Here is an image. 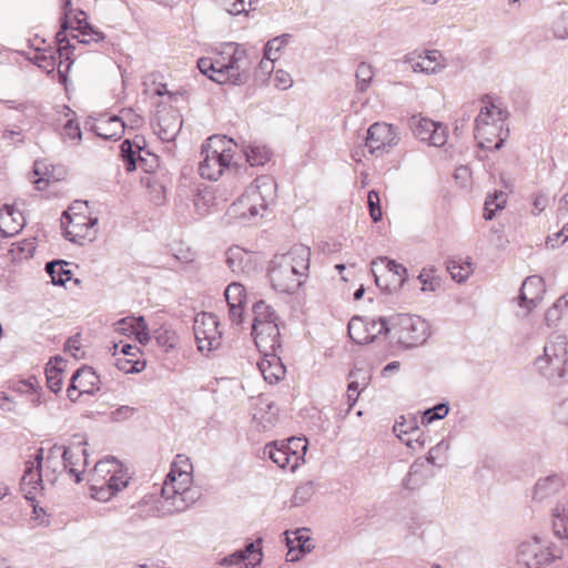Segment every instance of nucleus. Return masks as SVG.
Masks as SVG:
<instances>
[{"instance_id": "nucleus-1", "label": "nucleus", "mask_w": 568, "mask_h": 568, "mask_svg": "<svg viewBox=\"0 0 568 568\" xmlns=\"http://www.w3.org/2000/svg\"><path fill=\"white\" fill-rule=\"evenodd\" d=\"M310 258L311 250L304 244H295L288 252L274 255L268 270L272 287L281 293H295L307 277Z\"/></svg>"}, {"instance_id": "nucleus-2", "label": "nucleus", "mask_w": 568, "mask_h": 568, "mask_svg": "<svg viewBox=\"0 0 568 568\" xmlns=\"http://www.w3.org/2000/svg\"><path fill=\"white\" fill-rule=\"evenodd\" d=\"M183 463L184 468H178V464L171 468L161 490L162 508L166 514L183 511L194 503L190 489L192 465L187 459Z\"/></svg>"}, {"instance_id": "nucleus-3", "label": "nucleus", "mask_w": 568, "mask_h": 568, "mask_svg": "<svg viewBox=\"0 0 568 568\" xmlns=\"http://www.w3.org/2000/svg\"><path fill=\"white\" fill-rule=\"evenodd\" d=\"M536 371L550 382L568 381V341L564 335H551L542 355L534 363Z\"/></svg>"}, {"instance_id": "nucleus-4", "label": "nucleus", "mask_w": 568, "mask_h": 568, "mask_svg": "<svg viewBox=\"0 0 568 568\" xmlns=\"http://www.w3.org/2000/svg\"><path fill=\"white\" fill-rule=\"evenodd\" d=\"M381 331L392 334L398 344L415 347L423 344L429 336L428 324L419 316L398 314L389 318L381 317Z\"/></svg>"}, {"instance_id": "nucleus-5", "label": "nucleus", "mask_w": 568, "mask_h": 568, "mask_svg": "<svg viewBox=\"0 0 568 568\" xmlns=\"http://www.w3.org/2000/svg\"><path fill=\"white\" fill-rule=\"evenodd\" d=\"M233 140L225 136H212L202 145L203 160L199 164V173L203 179L216 181L233 159L231 144Z\"/></svg>"}, {"instance_id": "nucleus-6", "label": "nucleus", "mask_w": 568, "mask_h": 568, "mask_svg": "<svg viewBox=\"0 0 568 568\" xmlns=\"http://www.w3.org/2000/svg\"><path fill=\"white\" fill-rule=\"evenodd\" d=\"M214 73L210 79L216 83H231L234 85L245 84L251 75L252 61L246 51L236 47L234 52L225 59L224 57L213 59Z\"/></svg>"}, {"instance_id": "nucleus-7", "label": "nucleus", "mask_w": 568, "mask_h": 568, "mask_svg": "<svg viewBox=\"0 0 568 568\" xmlns=\"http://www.w3.org/2000/svg\"><path fill=\"white\" fill-rule=\"evenodd\" d=\"M253 314L252 335L256 347H272L280 339L277 316L274 310L261 300L253 305Z\"/></svg>"}, {"instance_id": "nucleus-8", "label": "nucleus", "mask_w": 568, "mask_h": 568, "mask_svg": "<svg viewBox=\"0 0 568 568\" xmlns=\"http://www.w3.org/2000/svg\"><path fill=\"white\" fill-rule=\"evenodd\" d=\"M85 442H79L78 445H73L71 447H65L62 445H53L49 448L47 455L43 454L44 467L47 470L52 471V483L57 480V474L67 470L75 477V481L80 483L81 470L75 468V464L73 463V457L77 455L79 457V453L85 456V448L82 447Z\"/></svg>"}, {"instance_id": "nucleus-9", "label": "nucleus", "mask_w": 568, "mask_h": 568, "mask_svg": "<svg viewBox=\"0 0 568 568\" xmlns=\"http://www.w3.org/2000/svg\"><path fill=\"white\" fill-rule=\"evenodd\" d=\"M97 217L87 216L84 213L70 215V211H64L61 216L64 237L77 244H83V241L92 242L97 236Z\"/></svg>"}, {"instance_id": "nucleus-10", "label": "nucleus", "mask_w": 568, "mask_h": 568, "mask_svg": "<svg viewBox=\"0 0 568 568\" xmlns=\"http://www.w3.org/2000/svg\"><path fill=\"white\" fill-rule=\"evenodd\" d=\"M219 320L212 313H200L194 318V336L200 352L212 351L221 345L222 333Z\"/></svg>"}, {"instance_id": "nucleus-11", "label": "nucleus", "mask_w": 568, "mask_h": 568, "mask_svg": "<svg viewBox=\"0 0 568 568\" xmlns=\"http://www.w3.org/2000/svg\"><path fill=\"white\" fill-rule=\"evenodd\" d=\"M408 125L415 138L428 145L439 148L447 142L448 129L440 122L420 115H413L408 120Z\"/></svg>"}, {"instance_id": "nucleus-12", "label": "nucleus", "mask_w": 568, "mask_h": 568, "mask_svg": "<svg viewBox=\"0 0 568 568\" xmlns=\"http://www.w3.org/2000/svg\"><path fill=\"white\" fill-rule=\"evenodd\" d=\"M557 557L550 547H542L538 537L521 542L517 550V564L525 568H542Z\"/></svg>"}, {"instance_id": "nucleus-13", "label": "nucleus", "mask_w": 568, "mask_h": 568, "mask_svg": "<svg viewBox=\"0 0 568 568\" xmlns=\"http://www.w3.org/2000/svg\"><path fill=\"white\" fill-rule=\"evenodd\" d=\"M398 134L392 124L376 122L367 130L365 145L369 153L382 155L398 143Z\"/></svg>"}, {"instance_id": "nucleus-14", "label": "nucleus", "mask_w": 568, "mask_h": 568, "mask_svg": "<svg viewBox=\"0 0 568 568\" xmlns=\"http://www.w3.org/2000/svg\"><path fill=\"white\" fill-rule=\"evenodd\" d=\"M485 105L480 109L475 119V131L477 134H485L488 126L503 130L505 121L508 119V111L500 104H496L489 95L483 98Z\"/></svg>"}, {"instance_id": "nucleus-15", "label": "nucleus", "mask_w": 568, "mask_h": 568, "mask_svg": "<svg viewBox=\"0 0 568 568\" xmlns=\"http://www.w3.org/2000/svg\"><path fill=\"white\" fill-rule=\"evenodd\" d=\"M42 460L43 448H39L33 462L26 463V469L21 478V491L29 501H34L37 494L42 489Z\"/></svg>"}, {"instance_id": "nucleus-16", "label": "nucleus", "mask_w": 568, "mask_h": 568, "mask_svg": "<svg viewBox=\"0 0 568 568\" xmlns=\"http://www.w3.org/2000/svg\"><path fill=\"white\" fill-rule=\"evenodd\" d=\"M183 119L178 109L163 106L156 112L155 133L164 142H172L181 131Z\"/></svg>"}, {"instance_id": "nucleus-17", "label": "nucleus", "mask_w": 568, "mask_h": 568, "mask_svg": "<svg viewBox=\"0 0 568 568\" xmlns=\"http://www.w3.org/2000/svg\"><path fill=\"white\" fill-rule=\"evenodd\" d=\"M263 354V358L258 362V369L261 371L264 379L270 384H276L285 375V367L277 355V349L281 348L280 339L270 348L257 347Z\"/></svg>"}, {"instance_id": "nucleus-18", "label": "nucleus", "mask_w": 568, "mask_h": 568, "mask_svg": "<svg viewBox=\"0 0 568 568\" xmlns=\"http://www.w3.org/2000/svg\"><path fill=\"white\" fill-rule=\"evenodd\" d=\"M546 292L544 278L538 275L528 276L520 287L518 305L530 312L542 301Z\"/></svg>"}, {"instance_id": "nucleus-19", "label": "nucleus", "mask_w": 568, "mask_h": 568, "mask_svg": "<svg viewBox=\"0 0 568 568\" xmlns=\"http://www.w3.org/2000/svg\"><path fill=\"white\" fill-rule=\"evenodd\" d=\"M308 531L307 528H298L292 532L285 531V541L288 548L287 561H297L303 555L312 551L314 545L311 542Z\"/></svg>"}, {"instance_id": "nucleus-20", "label": "nucleus", "mask_w": 568, "mask_h": 568, "mask_svg": "<svg viewBox=\"0 0 568 568\" xmlns=\"http://www.w3.org/2000/svg\"><path fill=\"white\" fill-rule=\"evenodd\" d=\"M565 487V480L560 475L552 474L539 478L532 487L531 498L536 503L546 501L557 496Z\"/></svg>"}, {"instance_id": "nucleus-21", "label": "nucleus", "mask_w": 568, "mask_h": 568, "mask_svg": "<svg viewBox=\"0 0 568 568\" xmlns=\"http://www.w3.org/2000/svg\"><path fill=\"white\" fill-rule=\"evenodd\" d=\"M129 484V478L124 475L121 469V465L119 468L113 469L112 475L106 479L105 483L98 485H92L93 497L99 500H108L116 493L125 488Z\"/></svg>"}, {"instance_id": "nucleus-22", "label": "nucleus", "mask_w": 568, "mask_h": 568, "mask_svg": "<svg viewBox=\"0 0 568 568\" xmlns=\"http://www.w3.org/2000/svg\"><path fill=\"white\" fill-rule=\"evenodd\" d=\"M263 455L268 457L274 464H276L280 468L288 467L291 470H295L302 460V455H295L288 453L285 449L284 443H270L265 445L263 449Z\"/></svg>"}, {"instance_id": "nucleus-23", "label": "nucleus", "mask_w": 568, "mask_h": 568, "mask_svg": "<svg viewBox=\"0 0 568 568\" xmlns=\"http://www.w3.org/2000/svg\"><path fill=\"white\" fill-rule=\"evenodd\" d=\"M368 322L362 317L354 316L348 323V335L356 344H368L372 343L377 335L385 334V331H381V318L378 322L372 321L374 332L367 331Z\"/></svg>"}, {"instance_id": "nucleus-24", "label": "nucleus", "mask_w": 568, "mask_h": 568, "mask_svg": "<svg viewBox=\"0 0 568 568\" xmlns=\"http://www.w3.org/2000/svg\"><path fill=\"white\" fill-rule=\"evenodd\" d=\"M141 115L136 114L132 109L122 110V116L113 115L109 119L108 125L114 126V131L112 133H102L103 123L95 126L97 134L104 138L110 139L118 136L120 132L124 129L126 123L131 125V128L140 126L142 124Z\"/></svg>"}, {"instance_id": "nucleus-25", "label": "nucleus", "mask_w": 568, "mask_h": 568, "mask_svg": "<svg viewBox=\"0 0 568 568\" xmlns=\"http://www.w3.org/2000/svg\"><path fill=\"white\" fill-rule=\"evenodd\" d=\"M443 55L437 50L427 51L425 55H419L417 59H410V68L414 72H423L426 74H434L445 68L443 64Z\"/></svg>"}, {"instance_id": "nucleus-26", "label": "nucleus", "mask_w": 568, "mask_h": 568, "mask_svg": "<svg viewBox=\"0 0 568 568\" xmlns=\"http://www.w3.org/2000/svg\"><path fill=\"white\" fill-rule=\"evenodd\" d=\"M551 529L557 538L568 540V499H559L551 509Z\"/></svg>"}, {"instance_id": "nucleus-27", "label": "nucleus", "mask_w": 568, "mask_h": 568, "mask_svg": "<svg viewBox=\"0 0 568 568\" xmlns=\"http://www.w3.org/2000/svg\"><path fill=\"white\" fill-rule=\"evenodd\" d=\"M22 220L21 212L13 206L4 205L0 210V235L2 237H9L18 233L23 225Z\"/></svg>"}, {"instance_id": "nucleus-28", "label": "nucleus", "mask_w": 568, "mask_h": 568, "mask_svg": "<svg viewBox=\"0 0 568 568\" xmlns=\"http://www.w3.org/2000/svg\"><path fill=\"white\" fill-rule=\"evenodd\" d=\"M73 383H77L80 393L93 394L98 389L99 376L92 367L83 366L72 375Z\"/></svg>"}, {"instance_id": "nucleus-29", "label": "nucleus", "mask_w": 568, "mask_h": 568, "mask_svg": "<svg viewBox=\"0 0 568 568\" xmlns=\"http://www.w3.org/2000/svg\"><path fill=\"white\" fill-rule=\"evenodd\" d=\"M63 363V359L59 356L51 359L45 367V378L48 388L57 394L62 388L63 383V368L60 366Z\"/></svg>"}, {"instance_id": "nucleus-30", "label": "nucleus", "mask_w": 568, "mask_h": 568, "mask_svg": "<svg viewBox=\"0 0 568 568\" xmlns=\"http://www.w3.org/2000/svg\"><path fill=\"white\" fill-rule=\"evenodd\" d=\"M241 205H248L250 216H257L260 211L267 207V203L262 201L261 193L251 184L240 197Z\"/></svg>"}, {"instance_id": "nucleus-31", "label": "nucleus", "mask_w": 568, "mask_h": 568, "mask_svg": "<svg viewBox=\"0 0 568 568\" xmlns=\"http://www.w3.org/2000/svg\"><path fill=\"white\" fill-rule=\"evenodd\" d=\"M65 266H68V263L60 260L47 263L45 271L50 275L53 285H64L71 280L72 273Z\"/></svg>"}, {"instance_id": "nucleus-32", "label": "nucleus", "mask_w": 568, "mask_h": 568, "mask_svg": "<svg viewBox=\"0 0 568 568\" xmlns=\"http://www.w3.org/2000/svg\"><path fill=\"white\" fill-rule=\"evenodd\" d=\"M255 189L261 193L262 201H265L267 204L273 203L276 197V182L270 175H261L254 180L252 183Z\"/></svg>"}, {"instance_id": "nucleus-33", "label": "nucleus", "mask_w": 568, "mask_h": 568, "mask_svg": "<svg viewBox=\"0 0 568 568\" xmlns=\"http://www.w3.org/2000/svg\"><path fill=\"white\" fill-rule=\"evenodd\" d=\"M246 161L251 166L264 165L271 159V151L265 145H248L245 150Z\"/></svg>"}, {"instance_id": "nucleus-34", "label": "nucleus", "mask_w": 568, "mask_h": 568, "mask_svg": "<svg viewBox=\"0 0 568 568\" xmlns=\"http://www.w3.org/2000/svg\"><path fill=\"white\" fill-rule=\"evenodd\" d=\"M119 465L120 464L114 457L98 462L93 468V485H97L100 481V479H102L105 483L106 479L112 475L113 469L116 470V468H119Z\"/></svg>"}, {"instance_id": "nucleus-35", "label": "nucleus", "mask_w": 568, "mask_h": 568, "mask_svg": "<svg viewBox=\"0 0 568 568\" xmlns=\"http://www.w3.org/2000/svg\"><path fill=\"white\" fill-rule=\"evenodd\" d=\"M153 336L156 341V344L165 352L173 349L179 342L176 333L165 326H161L160 328L155 329Z\"/></svg>"}, {"instance_id": "nucleus-36", "label": "nucleus", "mask_w": 568, "mask_h": 568, "mask_svg": "<svg viewBox=\"0 0 568 568\" xmlns=\"http://www.w3.org/2000/svg\"><path fill=\"white\" fill-rule=\"evenodd\" d=\"M262 539L258 538L256 541L250 542L243 550H239L245 556V568H254L261 564L263 554L260 547Z\"/></svg>"}, {"instance_id": "nucleus-37", "label": "nucleus", "mask_w": 568, "mask_h": 568, "mask_svg": "<svg viewBox=\"0 0 568 568\" xmlns=\"http://www.w3.org/2000/svg\"><path fill=\"white\" fill-rule=\"evenodd\" d=\"M224 296L227 304L234 303L236 305H244L246 301L245 288L237 282H233L226 286Z\"/></svg>"}, {"instance_id": "nucleus-38", "label": "nucleus", "mask_w": 568, "mask_h": 568, "mask_svg": "<svg viewBox=\"0 0 568 568\" xmlns=\"http://www.w3.org/2000/svg\"><path fill=\"white\" fill-rule=\"evenodd\" d=\"M348 378L351 379L349 388L352 390L364 389L369 384L371 373L364 368H354L349 372Z\"/></svg>"}, {"instance_id": "nucleus-39", "label": "nucleus", "mask_w": 568, "mask_h": 568, "mask_svg": "<svg viewBox=\"0 0 568 568\" xmlns=\"http://www.w3.org/2000/svg\"><path fill=\"white\" fill-rule=\"evenodd\" d=\"M315 488L313 483L308 481L301 486H298L295 489L294 495L292 496L291 504L294 507L302 506L306 501L311 499V497L314 495Z\"/></svg>"}, {"instance_id": "nucleus-40", "label": "nucleus", "mask_w": 568, "mask_h": 568, "mask_svg": "<svg viewBox=\"0 0 568 568\" xmlns=\"http://www.w3.org/2000/svg\"><path fill=\"white\" fill-rule=\"evenodd\" d=\"M447 271L452 275V278L458 283L466 281L470 273V263L466 262L464 264H459L456 261H449L447 264Z\"/></svg>"}, {"instance_id": "nucleus-41", "label": "nucleus", "mask_w": 568, "mask_h": 568, "mask_svg": "<svg viewBox=\"0 0 568 568\" xmlns=\"http://www.w3.org/2000/svg\"><path fill=\"white\" fill-rule=\"evenodd\" d=\"M291 36L282 34L270 40L264 49V58L266 60H276V53L288 43Z\"/></svg>"}, {"instance_id": "nucleus-42", "label": "nucleus", "mask_w": 568, "mask_h": 568, "mask_svg": "<svg viewBox=\"0 0 568 568\" xmlns=\"http://www.w3.org/2000/svg\"><path fill=\"white\" fill-rule=\"evenodd\" d=\"M373 77L374 72L372 65L365 62L359 63L356 70L358 90L362 92L366 91Z\"/></svg>"}, {"instance_id": "nucleus-43", "label": "nucleus", "mask_w": 568, "mask_h": 568, "mask_svg": "<svg viewBox=\"0 0 568 568\" xmlns=\"http://www.w3.org/2000/svg\"><path fill=\"white\" fill-rule=\"evenodd\" d=\"M57 39L59 41V49H58V54H59V59L61 60V58L63 55H65L67 60H70V57H69V49H74L73 45L70 44L69 40L65 38V36H63V31H60L58 32L57 34ZM71 63L72 61H70L67 65H65V70L63 71L61 69V64L62 62L60 61L59 63V67H58V73L61 78H65L64 77V72L69 71L70 67H71Z\"/></svg>"}, {"instance_id": "nucleus-44", "label": "nucleus", "mask_w": 568, "mask_h": 568, "mask_svg": "<svg viewBox=\"0 0 568 568\" xmlns=\"http://www.w3.org/2000/svg\"><path fill=\"white\" fill-rule=\"evenodd\" d=\"M121 156L125 169L131 172L136 169L135 151L130 140H124L121 144Z\"/></svg>"}, {"instance_id": "nucleus-45", "label": "nucleus", "mask_w": 568, "mask_h": 568, "mask_svg": "<svg viewBox=\"0 0 568 568\" xmlns=\"http://www.w3.org/2000/svg\"><path fill=\"white\" fill-rule=\"evenodd\" d=\"M367 205L369 215L374 222L382 220L383 213L381 207L379 194L375 190H371L367 195Z\"/></svg>"}, {"instance_id": "nucleus-46", "label": "nucleus", "mask_w": 568, "mask_h": 568, "mask_svg": "<svg viewBox=\"0 0 568 568\" xmlns=\"http://www.w3.org/2000/svg\"><path fill=\"white\" fill-rule=\"evenodd\" d=\"M115 366L125 374L140 373L145 367V362L132 358H118Z\"/></svg>"}, {"instance_id": "nucleus-47", "label": "nucleus", "mask_w": 568, "mask_h": 568, "mask_svg": "<svg viewBox=\"0 0 568 568\" xmlns=\"http://www.w3.org/2000/svg\"><path fill=\"white\" fill-rule=\"evenodd\" d=\"M382 261L386 262L388 272L392 273V275L394 277H396L395 280L397 282V285L400 287L404 284V282L406 281L407 268L405 266H403L402 264H398L395 261L389 260L387 257H383Z\"/></svg>"}, {"instance_id": "nucleus-48", "label": "nucleus", "mask_w": 568, "mask_h": 568, "mask_svg": "<svg viewBox=\"0 0 568 568\" xmlns=\"http://www.w3.org/2000/svg\"><path fill=\"white\" fill-rule=\"evenodd\" d=\"M449 407L446 403H440L425 412L423 423L430 424L436 419H442L447 416Z\"/></svg>"}, {"instance_id": "nucleus-49", "label": "nucleus", "mask_w": 568, "mask_h": 568, "mask_svg": "<svg viewBox=\"0 0 568 568\" xmlns=\"http://www.w3.org/2000/svg\"><path fill=\"white\" fill-rule=\"evenodd\" d=\"M78 23L79 29L81 30V33L83 36V38L79 40L80 43L89 44L92 41L98 42L103 39L102 33L93 30V28L87 21L82 22L79 20Z\"/></svg>"}, {"instance_id": "nucleus-50", "label": "nucleus", "mask_w": 568, "mask_h": 568, "mask_svg": "<svg viewBox=\"0 0 568 568\" xmlns=\"http://www.w3.org/2000/svg\"><path fill=\"white\" fill-rule=\"evenodd\" d=\"M122 324H130L131 334L149 329L145 318L143 316L121 318L115 323L116 329H122Z\"/></svg>"}, {"instance_id": "nucleus-51", "label": "nucleus", "mask_w": 568, "mask_h": 568, "mask_svg": "<svg viewBox=\"0 0 568 568\" xmlns=\"http://www.w3.org/2000/svg\"><path fill=\"white\" fill-rule=\"evenodd\" d=\"M554 36L556 39H568V10L564 11L554 22Z\"/></svg>"}, {"instance_id": "nucleus-52", "label": "nucleus", "mask_w": 568, "mask_h": 568, "mask_svg": "<svg viewBox=\"0 0 568 568\" xmlns=\"http://www.w3.org/2000/svg\"><path fill=\"white\" fill-rule=\"evenodd\" d=\"M230 14L246 12V0H214Z\"/></svg>"}, {"instance_id": "nucleus-53", "label": "nucleus", "mask_w": 568, "mask_h": 568, "mask_svg": "<svg viewBox=\"0 0 568 568\" xmlns=\"http://www.w3.org/2000/svg\"><path fill=\"white\" fill-rule=\"evenodd\" d=\"M284 446L288 453L302 455L303 458L307 449V440L300 437H292L287 440V443H284Z\"/></svg>"}, {"instance_id": "nucleus-54", "label": "nucleus", "mask_w": 568, "mask_h": 568, "mask_svg": "<svg viewBox=\"0 0 568 568\" xmlns=\"http://www.w3.org/2000/svg\"><path fill=\"white\" fill-rule=\"evenodd\" d=\"M273 85L280 90H287L293 85V79L291 74L284 70H276L272 78Z\"/></svg>"}, {"instance_id": "nucleus-55", "label": "nucleus", "mask_w": 568, "mask_h": 568, "mask_svg": "<svg viewBox=\"0 0 568 568\" xmlns=\"http://www.w3.org/2000/svg\"><path fill=\"white\" fill-rule=\"evenodd\" d=\"M418 280L422 283L423 292H434L439 286V280L435 276H430L426 270H423L418 275Z\"/></svg>"}, {"instance_id": "nucleus-56", "label": "nucleus", "mask_w": 568, "mask_h": 568, "mask_svg": "<svg viewBox=\"0 0 568 568\" xmlns=\"http://www.w3.org/2000/svg\"><path fill=\"white\" fill-rule=\"evenodd\" d=\"M229 305V318L234 325H240L243 323V313H244V305H236L234 303L227 304Z\"/></svg>"}, {"instance_id": "nucleus-57", "label": "nucleus", "mask_w": 568, "mask_h": 568, "mask_svg": "<svg viewBox=\"0 0 568 568\" xmlns=\"http://www.w3.org/2000/svg\"><path fill=\"white\" fill-rule=\"evenodd\" d=\"M241 562H245V556L242 555L239 550L234 551L233 554L225 556L219 561V565L222 567H231L239 565Z\"/></svg>"}, {"instance_id": "nucleus-58", "label": "nucleus", "mask_w": 568, "mask_h": 568, "mask_svg": "<svg viewBox=\"0 0 568 568\" xmlns=\"http://www.w3.org/2000/svg\"><path fill=\"white\" fill-rule=\"evenodd\" d=\"M448 449V445L445 442H439L436 446L432 447L426 457V462L432 465H437L436 459L440 453H445Z\"/></svg>"}, {"instance_id": "nucleus-59", "label": "nucleus", "mask_w": 568, "mask_h": 568, "mask_svg": "<svg viewBox=\"0 0 568 568\" xmlns=\"http://www.w3.org/2000/svg\"><path fill=\"white\" fill-rule=\"evenodd\" d=\"M63 134L64 136L71 139V140H79L81 139V130L78 123L73 122L72 120H69L65 125L63 126Z\"/></svg>"}, {"instance_id": "nucleus-60", "label": "nucleus", "mask_w": 568, "mask_h": 568, "mask_svg": "<svg viewBox=\"0 0 568 568\" xmlns=\"http://www.w3.org/2000/svg\"><path fill=\"white\" fill-rule=\"evenodd\" d=\"M197 68L201 71V73H203L210 79V75L214 73L213 59L209 57L200 58L197 60Z\"/></svg>"}, {"instance_id": "nucleus-61", "label": "nucleus", "mask_w": 568, "mask_h": 568, "mask_svg": "<svg viewBox=\"0 0 568 568\" xmlns=\"http://www.w3.org/2000/svg\"><path fill=\"white\" fill-rule=\"evenodd\" d=\"M38 65L45 70L48 73L54 70L55 67V58L53 55L39 54L37 55Z\"/></svg>"}, {"instance_id": "nucleus-62", "label": "nucleus", "mask_w": 568, "mask_h": 568, "mask_svg": "<svg viewBox=\"0 0 568 568\" xmlns=\"http://www.w3.org/2000/svg\"><path fill=\"white\" fill-rule=\"evenodd\" d=\"M241 255H242V252L237 247L230 248L227 251L226 263L233 272H235L237 268H240V263H237V260Z\"/></svg>"}, {"instance_id": "nucleus-63", "label": "nucleus", "mask_w": 568, "mask_h": 568, "mask_svg": "<svg viewBox=\"0 0 568 568\" xmlns=\"http://www.w3.org/2000/svg\"><path fill=\"white\" fill-rule=\"evenodd\" d=\"M555 416L560 424L568 425V399L562 400L558 405Z\"/></svg>"}, {"instance_id": "nucleus-64", "label": "nucleus", "mask_w": 568, "mask_h": 568, "mask_svg": "<svg viewBox=\"0 0 568 568\" xmlns=\"http://www.w3.org/2000/svg\"><path fill=\"white\" fill-rule=\"evenodd\" d=\"M562 237V243H565L568 240V223L562 226V229L554 234V237L548 236L546 244L550 247H556L557 245L554 243L555 240Z\"/></svg>"}]
</instances>
